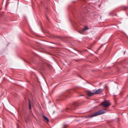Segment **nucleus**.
I'll return each mask as SVG.
<instances>
[{"instance_id":"4","label":"nucleus","mask_w":128,"mask_h":128,"mask_svg":"<svg viewBox=\"0 0 128 128\" xmlns=\"http://www.w3.org/2000/svg\"><path fill=\"white\" fill-rule=\"evenodd\" d=\"M70 91H68L67 92H66L65 94H63L61 96H58L57 97L58 98L57 99L58 100H62V98H66L67 97V94L69 93H70Z\"/></svg>"},{"instance_id":"16","label":"nucleus","mask_w":128,"mask_h":128,"mask_svg":"<svg viewBox=\"0 0 128 128\" xmlns=\"http://www.w3.org/2000/svg\"><path fill=\"white\" fill-rule=\"evenodd\" d=\"M70 117H74V116H70Z\"/></svg>"},{"instance_id":"18","label":"nucleus","mask_w":128,"mask_h":128,"mask_svg":"<svg viewBox=\"0 0 128 128\" xmlns=\"http://www.w3.org/2000/svg\"><path fill=\"white\" fill-rule=\"evenodd\" d=\"M125 52H124V54Z\"/></svg>"},{"instance_id":"19","label":"nucleus","mask_w":128,"mask_h":128,"mask_svg":"<svg viewBox=\"0 0 128 128\" xmlns=\"http://www.w3.org/2000/svg\"><path fill=\"white\" fill-rule=\"evenodd\" d=\"M81 96H83V95H81Z\"/></svg>"},{"instance_id":"6","label":"nucleus","mask_w":128,"mask_h":128,"mask_svg":"<svg viewBox=\"0 0 128 128\" xmlns=\"http://www.w3.org/2000/svg\"><path fill=\"white\" fill-rule=\"evenodd\" d=\"M86 94L88 96H90L94 95V92H92L90 90L87 91Z\"/></svg>"},{"instance_id":"11","label":"nucleus","mask_w":128,"mask_h":128,"mask_svg":"<svg viewBox=\"0 0 128 128\" xmlns=\"http://www.w3.org/2000/svg\"><path fill=\"white\" fill-rule=\"evenodd\" d=\"M106 44V43H105L104 44H103L102 46H101L98 49V50H99V49H100L101 47H102L105 44Z\"/></svg>"},{"instance_id":"17","label":"nucleus","mask_w":128,"mask_h":128,"mask_svg":"<svg viewBox=\"0 0 128 128\" xmlns=\"http://www.w3.org/2000/svg\"><path fill=\"white\" fill-rule=\"evenodd\" d=\"M78 32L79 33H80V32L78 31Z\"/></svg>"},{"instance_id":"2","label":"nucleus","mask_w":128,"mask_h":128,"mask_svg":"<svg viewBox=\"0 0 128 128\" xmlns=\"http://www.w3.org/2000/svg\"><path fill=\"white\" fill-rule=\"evenodd\" d=\"M107 111V109H104L103 110H100L95 113H94L92 115L88 116L87 118H92L93 117L96 116L98 115H100L102 114L105 113Z\"/></svg>"},{"instance_id":"5","label":"nucleus","mask_w":128,"mask_h":128,"mask_svg":"<svg viewBox=\"0 0 128 128\" xmlns=\"http://www.w3.org/2000/svg\"><path fill=\"white\" fill-rule=\"evenodd\" d=\"M102 88L99 89L98 90H94L92 91L94 92V94H96L101 93L102 92Z\"/></svg>"},{"instance_id":"7","label":"nucleus","mask_w":128,"mask_h":128,"mask_svg":"<svg viewBox=\"0 0 128 128\" xmlns=\"http://www.w3.org/2000/svg\"><path fill=\"white\" fill-rule=\"evenodd\" d=\"M42 117L44 120L47 122H48V118L46 117L45 115H42Z\"/></svg>"},{"instance_id":"1","label":"nucleus","mask_w":128,"mask_h":128,"mask_svg":"<svg viewBox=\"0 0 128 128\" xmlns=\"http://www.w3.org/2000/svg\"><path fill=\"white\" fill-rule=\"evenodd\" d=\"M79 105L78 102H74L70 104L68 106V108L66 109V110L68 112H71L73 110L76 109V108Z\"/></svg>"},{"instance_id":"8","label":"nucleus","mask_w":128,"mask_h":128,"mask_svg":"<svg viewBox=\"0 0 128 128\" xmlns=\"http://www.w3.org/2000/svg\"><path fill=\"white\" fill-rule=\"evenodd\" d=\"M88 29V27L86 26L84 27V28L82 29L81 30V31L82 32H83L85 30H87Z\"/></svg>"},{"instance_id":"14","label":"nucleus","mask_w":128,"mask_h":128,"mask_svg":"<svg viewBox=\"0 0 128 128\" xmlns=\"http://www.w3.org/2000/svg\"><path fill=\"white\" fill-rule=\"evenodd\" d=\"M54 110H53V114H54Z\"/></svg>"},{"instance_id":"3","label":"nucleus","mask_w":128,"mask_h":128,"mask_svg":"<svg viewBox=\"0 0 128 128\" xmlns=\"http://www.w3.org/2000/svg\"><path fill=\"white\" fill-rule=\"evenodd\" d=\"M100 104L103 107L105 108H106L110 105V103L109 101L106 100H104Z\"/></svg>"},{"instance_id":"10","label":"nucleus","mask_w":128,"mask_h":128,"mask_svg":"<svg viewBox=\"0 0 128 128\" xmlns=\"http://www.w3.org/2000/svg\"><path fill=\"white\" fill-rule=\"evenodd\" d=\"M28 102H29V108L30 109H31V106L30 104V101L29 100H28Z\"/></svg>"},{"instance_id":"13","label":"nucleus","mask_w":128,"mask_h":128,"mask_svg":"<svg viewBox=\"0 0 128 128\" xmlns=\"http://www.w3.org/2000/svg\"><path fill=\"white\" fill-rule=\"evenodd\" d=\"M127 8V7H125V9H124V10H125Z\"/></svg>"},{"instance_id":"15","label":"nucleus","mask_w":128,"mask_h":128,"mask_svg":"<svg viewBox=\"0 0 128 128\" xmlns=\"http://www.w3.org/2000/svg\"><path fill=\"white\" fill-rule=\"evenodd\" d=\"M48 70H49V67H50V65L48 64Z\"/></svg>"},{"instance_id":"12","label":"nucleus","mask_w":128,"mask_h":128,"mask_svg":"<svg viewBox=\"0 0 128 128\" xmlns=\"http://www.w3.org/2000/svg\"><path fill=\"white\" fill-rule=\"evenodd\" d=\"M67 126L66 125H64V128H66V127Z\"/></svg>"},{"instance_id":"20","label":"nucleus","mask_w":128,"mask_h":128,"mask_svg":"<svg viewBox=\"0 0 128 128\" xmlns=\"http://www.w3.org/2000/svg\"><path fill=\"white\" fill-rule=\"evenodd\" d=\"M48 34H49V32H48Z\"/></svg>"},{"instance_id":"9","label":"nucleus","mask_w":128,"mask_h":128,"mask_svg":"<svg viewBox=\"0 0 128 128\" xmlns=\"http://www.w3.org/2000/svg\"><path fill=\"white\" fill-rule=\"evenodd\" d=\"M52 103L53 104L52 105V106L53 107L54 109H54H56V107L54 106V104L53 103Z\"/></svg>"}]
</instances>
